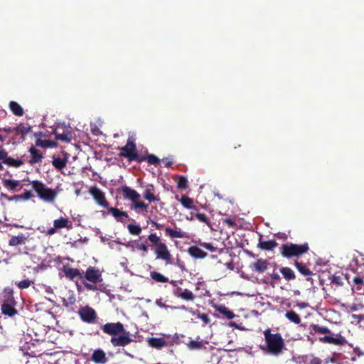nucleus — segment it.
I'll use <instances>...</instances> for the list:
<instances>
[{
	"label": "nucleus",
	"instance_id": "nucleus-8",
	"mask_svg": "<svg viewBox=\"0 0 364 364\" xmlns=\"http://www.w3.org/2000/svg\"><path fill=\"white\" fill-rule=\"evenodd\" d=\"M6 150L0 146V171L4 169L2 164H5L9 166L18 168L24 164V161L21 159H15L8 156Z\"/></svg>",
	"mask_w": 364,
	"mask_h": 364
},
{
	"label": "nucleus",
	"instance_id": "nucleus-42",
	"mask_svg": "<svg viewBox=\"0 0 364 364\" xmlns=\"http://www.w3.org/2000/svg\"><path fill=\"white\" fill-rule=\"evenodd\" d=\"M180 298L185 301H193L195 299V295L191 291L184 289L183 294L180 295Z\"/></svg>",
	"mask_w": 364,
	"mask_h": 364
},
{
	"label": "nucleus",
	"instance_id": "nucleus-27",
	"mask_svg": "<svg viewBox=\"0 0 364 364\" xmlns=\"http://www.w3.org/2000/svg\"><path fill=\"white\" fill-rule=\"evenodd\" d=\"M215 309L228 319H232L235 316V314L224 305L217 306Z\"/></svg>",
	"mask_w": 364,
	"mask_h": 364
},
{
	"label": "nucleus",
	"instance_id": "nucleus-30",
	"mask_svg": "<svg viewBox=\"0 0 364 364\" xmlns=\"http://www.w3.org/2000/svg\"><path fill=\"white\" fill-rule=\"evenodd\" d=\"M311 333L312 332L323 334H331V331L327 327L320 326L318 324H311L309 327Z\"/></svg>",
	"mask_w": 364,
	"mask_h": 364
},
{
	"label": "nucleus",
	"instance_id": "nucleus-13",
	"mask_svg": "<svg viewBox=\"0 0 364 364\" xmlns=\"http://www.w3.org/2000/svg\"><path fill=\"white\" fill-rule=\"evenodd\" d=\"M320 341L323 343L333 344L336 346H344L348 343L347 340L341 334L338 333L335 338L331 336H325L320 338Z\"/></svg>",
	"mask_w": 364,
	"mask_h": 364
},
{
	"label": "nucleus",
	"instance_id": "nucleus-16",
	"mask_svg": "<svg viewBox=\"0 0 364 364\" xmlns=\"http://www.w3.org/2000/svg\"><path fill=\"white\" fill-rule=\"evenodd\" d=\"M91 359L97 364H105L107 362V358L105 351L100 348L96 349L92 354Z\"/></svg>",
	"mask_w": 364,
	"mask_h": 364
},
{
	"label": "nucleus",
	"instance_id": "nucleus-54",
	"mask_svg": "<svg viewBox=\"0 0 364 364\" xmlns=\"http://www.w3.org/2000/svg\"><path fill=\"white\" fill-rule=\"evenodd\" d=\"M198 317L205 323H208L210 322V318L205 314H199Z\"/></svg>",
	"mask_w": 364,
	"mask_h": 364
},
{
	"label": "nucleus",
	"instance_id": "nucleus-14",
	"mask_svg": "<svg viewBox=\"0 0 364 364\" xmlns=\"http://www.w3.org/2000/svg\"><path fill=\"white\" fill-rule=\"evenodd\" d=\"M269 262L267 259H258L250 265V268L255 272L263 273L268 267Z\"/></svg>",
	"mask_w": 364,
	"mask_h": 364
},
{
	"label": "nucleus",
	"instance_id": "nucleus-58",
	"mask_svg": "<svg viewBox=\"0 0 364 364\" xmlns=\"http://www.w3.org/2000/svg\"><path fill=\"white\" fill-rule=\"evenodd\" d=\"M84 286L89 290H95L96 289V287L94 286L93 284H91L90 283H87V282H85L84 283Z\"/></svg>",
	"mask_w": 364,
	"mask_h": 364
},
{
	"label": "nucleus",
	"instance_id": "nucleus-47",
	"mask_svg": "<svg viewBox=\"0 0 364 364\" xmlns=\"http://www.w3.org/2000/svg\"><path fill=\"white\" fill-rule=\"evenodd\" d=\"M32 196H33V194L31 193V192L30 191H26L22 195L14 196L12 198H8V199L9 200L15 199L16 200H18L20 199L28 200Z\"/></svg>",
	"mask_w": 364,
	"mask_h": 364
},
{
	"label": "nucleus",
	"instance_id": "nucleus-5",
	"mask_svg": "<svg viewBox=\"0 0 364 364\" xmlns=\"http://www.w3.org/2000/svg\"><path fill=\"white\" fill-rule=\"evenodd\" d=\"M309 250V247L307 242L301 245L286 243L282 245L280 247L282 255L287 258H291L294 257H299L304 253L307 252Z\"/></svg>",
	"mask_w": 364,
	"mask_h": 364
},
{
	"label": "nucleus",
	"instance_id": "nucleus-3",
	"mask_svg": "<svg viewBox=\"0 0 364 364\" xmlns=\"http://www.w3.org/2000/svg\"><path fill=\"white\" fill-rule=\"evenodd\" d=\"M148 240L151 243V247L154 250L156 259L164 260L166 264L172 263V256L167 245L161 241L156 233H151Z\"/></svg>",
	"mask_w": 364,
	"mask_h": 364
},
{
	"label": "nucleus",
	"instance_id": "nucleus-36",
	"mask_svg": "<svg viewBox=\"0 0 364 364\" xmlns=\"http://www.w3.org/2000/svg\"><path fill=\"white\" fill-rule=\"evenodd\" d=\"M150 277L157 282L166 283L168 282V278L158 272H151Z\"/></svg>",
	"mask_w": 364,
	"mask_h": 364
},
{
	"label": "nucleus",
	"instance_id": "nucleus-39",
	"mask_svg": "<svg viewBox=\"0 0 364 364\" xmlns=\"http://www.w3.org/2000/svg\"><path fill=\"white\" fill-rule=\"evenodd\" d=\"M144 199L149 202L159 201V198L156 197L150 188H146L143 192Z\"/></svg>",
	"mask_w": 364,
	"mask_h": 364
},
{
	"label": "nucleus",
	"instance_id": "nucleus-2",
	"mask_svg": "<svg viewBox=\"0 0 364 364\" xmlns=\"http://www.w3.org/2000/svg\"><path fill=\"white\" fill-rule=\"evenodd\" d=\"M266 343V350L273 355H279L283 353L285 348L284 340L279 333H272L271 329L267 328L263 332Z\"/></svg>",
	"mask_w": 364,
	"mask_h": 364
},
{
	"label": "nucleus",
	"instance_id": "nucleus-7",
	"mask_svg": "<svg viewBox=\"0 0 364 364\" xmlns=\"http://www.w3.org/2000/svg\"><path fill=\"white\" fill-rule=\"evenodd\" d=\"M4 300L1 305V313L10 317H12L18 314L16 309L17 304L11 291H6L4 296Z\"/></svg>",
	"mask_w": 364,
	"mask_h": 364
},
{
	"label": "nucleus",
	"instance_id": "nucleus-18",
	"mask_svg": "<svg viewBox=\"0 0 364 364\" xmlns=\"http://www.w3.org/2000/svg\"><path fill=\"white\" fill-rule=\"evenodd\" d=\"M28 240V237L23 233H19L18 235L11 236L9 240V246H18L25 245Z\"/></svg>",
	"mask_w": 364,
	"mask_h": 364
},
{
	"label": "nucleus",
	"instance_id": "nucleus-62",
	"mask_svg": "<svg viewBox=\"0 0 364 364\" xmlns=\"http://www.w3.org/2000/svg\"><path fill=\"white\" fill-rule=\"evenodd\" d=\"M173 164V162L171 161H167V159L165 161V166L166 167H171Z\"/></svg>",
	"mask_w": 364,
	"mask_h": 364
},
{
	"label": "nucleus",
	"instance_id": "nucleus-63",
	"mask_svg": "<svg viewBox=\"0 0 364 364\" xmlns=\"http://www.w3.org/2000/svg\"><path fill=\"white\" fill-rule=\"evenodd\" d=\"M35 135L37 136H42L43 134L42 132H38V133H36Z\"/></svg>",
	"mask_w": 364,
	"mask_h": 364
},
{
	"label": "nucleus",
	"instance_id": "nucleus-51",
	"mask_svg": "<svg viewBox=\"0 0 364 364\" xmlns=\"http://www.w3.org/2000/svg\"><path fill=\"white\" fill-rule=\"evenodd\" d=\"M136 248L138 250H141L145 253H146L148 252V250H149V247L148 245L144 244V243H136Z\"/></svg>",
	"mask_w": 364,
	"mask_h": 364
},
{
	"label": "nucleus",
	"instance_id": "nucleus-60",
	"mask_svg": "<svg viewBox=\"0 0 364 364\" xmlns=\"http://www.w3.org/2000/svg\"><path fill=\"white\" fill-rule=\"evenodd\" d=\"M56 229L57 228H55V226L53 225V228H50L47 230V235H52L55 234L56 232Z\"/></svg>",
	"mask_w": 364,
	"mask_h": 364
},
{
	"label": "nucleus",
	"instance_id": "nucleus-31",
	"mask_svg": "<svg viewBox=\"0 0 364 364\" xmlns=\"http://www.w3.org/2000/svg\"><path fill=\"white\" fill-rule=\"evenodd\" d=\"M58 145L57 142L51 140H43L41 139H38L36 141V146H40L42 148H49V147H56Z\"/></svg>",
	"mask_w": 364,
	"mask_h": 364
},
{
	"label": "nucleus",
	"instance_id": "nucleus-45",
	"mask_svg": "<svg viewBox=\"0 0 364 364\" xmlns=\"http://www.w3.org/2000/svg\"><path fill=\"white\" fill-rule=\"evenodd\" d=\"M188 348L190 350H200L203 347V343L201 341H191L187 344Z\"/></svg>",
	"mask_w": 364,
	"mask_h": 364
},
{
	"label": "nucleus",
	"instance_id": "nucleus-29",
	"mask_svg": "<svg viewBox=\"0 0 364 364\" xmlns=\"http://www.w3.org/2000/svg\"><path fill=\"white\" fill-rule=\"evenodd\" d=\"M9 108L12 113L18 117H21L23 114V109L20 105L15 101H11L9 102Z\"/></svg>",
	"mask_w": 364,
	"mask_h": 364
},
{
	"label": "nucleus",
	"instance_id": "nucleus-26",
	"mask_svg": "<svg viewBox=\"0 0 364 364\" xmlns=\"http://www.w3.org/2000/svg\"><path fill=\"white\" fill-rule=\"evenodd\" d=\"M165 232L171 238H183L186 237V232L181 230H173L169 227L165 228Z\"/></svg>",
	"mask_w": 364,
	"mask_h": 364
},
{
	"label": "nucleus",
	"instance_id": "nucleus-24",
	"mask_svg": "<svg viewBox=\"0 0 364 364\" xmlns=\"http://www.w3.org/2000/svg\"><path fill=\"white\" fill-rule=\"evenodd\" d=\"M149 345L156 349H161L162 348L166 346V343L165 342V338H151L148 340Z\"/></svg>",
	"mask_w": 364,
	"mask_h": 364
},
{
	"label": "nucleus",
	"instance_id": "nucleus-38",
	"mask_svg": "<svg viewBox=\"0 0 364 364\" xmlns=\"http://www.w3.org/2000/svg\"><path fill=\"white\" fill-rule=\"evenodd\" d=\"M2 183L4 187L11 191H16V188L20 185V182L18 181L11 179H4Z\"/></svg>",
	"mask_w": 364,
	"mask_h": 364
},
{
	"label": "nucleus",
	"instance_id": "nucleus-33",
	"mask_svg": "<svg viewBox=\"0 0 364 364\" xmlns=\"http://www.w3.org/2000/svg\"><path fill=\"white\" fill-rule=\"evenodd\" d=\"M180 201L182 205L187 209H196L193 200L185 195L181 196Z\"/></svg>",
	"mask_w": 364,
	"mask_h": 364
},
{
	"label": "nucleus",
	"instance_id": "nucleus-4",
	"mask_svg": "<svg viewBox=\"0 0 364 364\" xmlns=\"http://www.w3.org/2000/svg\"><path fill=\"white\" fill-rule=\"evenodd\" d=\"M118 149L121 151L119 154V156L126 158L130 162H142L143 159L140 158V154H139L136 149L135 139L133 136H129L127 144L124 146L119 147Z\"/></svg>",
	"mask_w": 364,
	"mask_h": 364
},
{
	"label": "nucleus",
	"instance_id": "nucleus-32",
	"mask_svg": "<svg viewBox=\"0 0 364 364\" xmlns=\"http://www.w3.org/2000/svg\"><path fill=\"white\" fill-rule=\"evenodd\" d=\"M280 272L286 280H293L296 278L294 271L289 267H282Z\"/></svg>",
	"mask_w": 364,
	"mask_h": 364
},
{
	"label": "nucleus",
	"instance_id": "nucleus-56",
	"mask_svg": "<svg viewBox=\"0 0 364 364\" xmlns=\"http://www.w3.org/2000/svg\"><path fill=\"white\" fill-rule=\"evenodd\" d=\"M321 363H322V360L319 358H317V357H314L310 361V364H321Z\"/></svg>",
	"mask_w": 364,
	"mask_h": 364
},
{
	"label": "nucleus",
	"instance_id": "nucleus-59",
	"mask_svg": "<svg viewBox=\"0 0 364 364\" xmlns=\"http://www.w3.org/2000/svg\"><path fill=\"white\" fill-rule=\"evenodd\" d=\"M271 278L275 281H279L281 279L280 276L276 272H273L271 274Z\"/></svg>",
	"mask_w": 364,
	"mask_h": 364
},
{
	"label": "nucleus",
	"instance_id": "nucleus-23",
	"mask_svg": "<svg viewBox=\"0 0 364 364\" xmlns=\"http://www.w3.org/2000/svg\"><path fill=\"white\" fill-rule=\"evenodd\" d=\"M16 135H21L22 140L25 139V135L31 130V127L28 124L20 123L14 127Z\"/></svg>",
	"mask_w": 364,
	"mask_h": 364
},
{
	"label": "nucleus",
	"instance_id": "nucleus-44",
	"mask_svg": "<svg viewBox=\"0 0 364 364\" xmlns=\"http://www.w3.org/2000/svg\"><path fill=\"white\" fill-rule=\"evenodd\" d=\"M127 228L129 233L132 235H139L141 232V228L138 225L129 224Z\"/></svg>",
	"mask_w": 364,
	"mask_h": 364
},
{
	"label": "nucleus",
	"instance_id": "nucleus-48",
	"mask_svg": "<svg viewBox=\"0 0 364 364\" xmlns=\"http://www.w3.org/2000/svg\"><path fill=\"white\" fill-rule=\"evenodd\" d=\"M170 284H172L173 287H176V289H173V294L176 296H177V297L180 298V295H181V294H183V289H182L181 287H178V286H177V282H176V281H175V280H171V281L170 282Z\"/></svg>",
	"mask_w": 364,
	"mask_h": 364
},
{
	"label": "nucleus",
	"instance_id": "nucleus-52",
	"mask_svg": "<svg viewBox=\"0 0 364 364\" xmlns=\"http://www.w3.org/2000/svg\"><path fill=\"white\" fill-rule=\"evenodd\" d=\"M203 247H205L206 250L210 251V252H215L216 251V247H215L213 244L211 243H203Z\"/></svg>",
	"mask_w": 364,
	"mask_h": 364
},
{
	"label": "nucleus",
	"instance_id": "nucleus-43",
	"mask_svg": "<svg viewBox=\"0 0 364 364\" xmlns=\"http://www.w3.org/2000/svg\"><path fill=\"white\" fill-rule=\"evenodd\" d=\"M188 179L186 176H180L178 177V180L177 181V187L179 189H182V190L186 189L188 186Z\"/></svg>",
	"mask_w": 364,
	"mask_h": 364
},
{
	"label": "nucleus",
	"instance_id": "nucleus-57",
	"mask_svg": "<svg viewBox=\"0 0 364 364\" xmlns=\"http://www.w3.org/2000/svg\"><path fill=\"white\" fill-rule=\"evenodd\" d=\"M0 131L5 132H6V133H12V132H15L14 127L11 128V127H4V128H2V129H0Z\"/></svg>",
	"mask_w": 364,
	"mask_h": 364
},
{
	"label": "nucleus",
	"instance_id": "nucleus-61",
	"mask_svg": "<svg viewBox=\"0 0 364 364\" xmlns=\"http://www.w3.org/2000/svg\"><path fill=\"white\" fill-rule=\"evenodd\" d=\"M352 317L357 319V321L358 322H360L361 320L363 319L364 318V315H362V314H359V315H356V314H353L352 315Z\"/></svg>",
	"mask_w": 364,
	"mask_h": 364
},
{
	"label": "nucleus",
	"instance_id": "nucleus-19",
	"mask_svg": "<svg viewBox=\"0 0 364 364\" xmlns=\"http://www.w3.org/2000/svg\"><path fill=\"white\" fill-rule=\"evenodd\" d=\"M262 237L260 236L257 247L262 250L271 251L273 250L278 245V243L274 240L264 241L262 240Z\"/></svg>",
	"mask_w": 364,
	"mask_h": 364
},
{
	"label": "nucleus",
	"instance_id": "nucleus-10",
	"mask_svg": "<svg viewBox=\"0 0 364 364\" xmlns=\"http://www.w3.org/2000/svg\"><path fill=\"white\" fill-rule=\"evenodd\" d=\"M78 314L81 320L85 323H93L96 321L97 313L88 306L80 309Z\"/></svg>",
	"mask_w": 364,
	"mask_h": 364
},
{
	"label": "nucleus",
	"instance_id": "nucleus-53",
	"mask_svg": "<svg viewBox=\"0 0 364 364\" xmlns=\"http://www.w3.org/2000/svg\"><path fill=\"white\" fill-rule=\"evenodd\" d=\"M150 223L151 224L152 226L155 227L156 229L157 230H162L164 228V225L162 224H160V223H158L157 222L154 221V220H150Z\"/></svg>",
	"mask_w": 364,
	"mask_h": 364
},
{
	"label": "nucleus",
	"instance_id": "nucleus-21",
	"mask_svg": "<svg viewBox=\"0 0 364 364\" xmlns=\"http://www.w3.org/2000/svg\"><path fill=\"white\" fill-rule=\"evenodd\" d=\"M108 212L111 213L113 217L118 221L123 223L124 221L121 219V217H124L126 218H129L128 213L125 211L121 210L117 208L109 207L107 208Z\"/></svg>",
	"mask_w": 364,
	"mask_h": 364
},
{
	"label": "nucleus",
	"instance_id": "nucleus-34",
	"mask_svg": "<svg viewBox=\"0 0 364 364\" xmlns=\"http://www.w3.org/2000/svg\"><path fill=\"white\" fill-rule=\"evenodd\" d=\"M164 336L165 338L166 346H173L174 345H178L180 343L179 336L176 333L173 336L164 335Z\"/></svg>",
	"mask_w": 364,
	"mask_h": 364
},
{
	"label": "nucleus",
	"instance_id": "nucleus-22",
	"mask_svg": "<svg viewBox=\"0 0 364 364\" xmlns=\"http://www.w3.org/2000/svg\"><path fill=\"white\" fill-rule=\"evenodd\" d=\"M188 254L196 259H203L207 257V253L203 251L198 246H191L188 249Z\"/></svg>",
	"mask_w": 364,
	"mask_h": 364
},
{
	"label": "nucleus",
	"instance_id": "nucleus-64",
	"mask_svg": "<svg viewBox=\"0 0 364 364\" xmlns=\"http://www.w3.org/2000/svg\"><path fill=\"white\" fill-rule=\"evenodd\" d=\"M4 140V137L0 134V141L3 142Z\"/></svg>",
	"mask_w": 364,
	"mask_h": 364
},
{
	"label": "nucleus",
	"instance_id": "nucleus-35",
	"mask_svg": "<svg viewBox=\"0 0 364 364\" xmlns=\"http://www.w3.org/2000/svg\"><path fill=\"white\" fill-rule=\"evenodd\" d=\"M286 318L289 320L291 322H293L295 324H299L301 323V318L299 315L293 310L289 311L285 314Z\"/></svg>",
	"mask_w": 364,
	"mask_h": 364
},
{
	"label": "nucleus",
	"instance_id": "nucleus-17",
	"mask_svg": "<svg viewBox=\"0 0 364 364\" xmlns=\"http://www.w3.org/2000/svg\"><path fill=\"white\" fill-rule=\"evenodd\" d=\"M28 151L31 154V159L28 160V163L31 166L41 163L43 156L39 150L31 146Z\"/></svg>",
	"mask_w": 364,
	"mask_h": 364
},
{
	"label": "nucleus",
	"instance_id": "nucleus-50",
	"mask_svg": "<svg viewBox=\"0 0 364 364\" xmlns=\"http://www.w3.org/2000/svg\"><path fill=\"white\" fill-rule=\"evenodd\" d=\"M223 224L227 225L230 228H235L236 227L235 221L231 218H224L222 220Z\"/></svg>",
	"mask_w": 364,
	"mask_h": 364
},
{
	"label": "nucleus",
	"instance_id": "nucleus-40",
	"mask_svg": "<svg viewBox=\"0 0 364 364\" xmlns=\"http://www.w3.org/2000/svg\"><path fill=\"white\" fill-rule=\"evenodd\" d=\"M195 218L200 222L206 224L210 229H212V223L205 213H197L195 214Z\"/></svg>",
	"mask_w": 364,
	"mask_h": 364
},
{
	"label": "nucleus",
	"instance_id": "nucleus-25",
	"mask_svg": "<svg viewBox=\"0 0 364 364\" xmlns=\"http://www.w3.org/2000/svg\"><path fill=\"white\" fill-rule=\"evenodd\" d=\"M53 225L57 229H61V228H68L71 229L72 228V224L69 221L68 218L60 217L58 219H56L53 221Z\"/></svg>",
	"mask_w": 364,
	"mask_h": 364
},
{
	"label": "nucleus",
	"instance_id": "nucleus-28",
	"mask_svg": "<svg viewBox=\"0 0 364 364\" xmlns=\"http://www.w3.org/2000/svg\"><path fill=\"white\" fill-rule=\"evenodd\" d=\"M294 265L302 275L308 277L313 274L312 271H311L305 264L295 261Z\"/></svg>",
	"mask_w": 364,
	"mask_h": 364
},
{
	"label": "nucleus",
	"instance_id": "nucleus-6",
	"mask_svg": "<svg viewBox=\"0 0 364 364\" xmlns=\"http://www.w3.org/2000/svg\"><path fill=\"white\" fill-rule=\"evenodd\" d=\"M33 189L36 191L38 196L46 202L53 203L56 196L57 192L51 188H47L46 186L40 181H33L31 182Z\"/></svg>",
	"mask_w": 364,
	"mask_h": 364
},
{
	"label": "nucleus",
	"instance_id": "nucleus-37",
	"mask_svg": "<svg viewBox=\"0 0 364 364\" xmlns=\"http://www.w3.org/2000/svg\"><path fill=\"white\" fill-rule=\"evenodd\" d=\"M52 164L55 168L61 170L66 166L67 159L54 156Z\"/></svg>",
	"mask_w": 364,
	"mask_h": 364
},
{
	"label": "nucleus",
	"instance_id": "nucleus-49",
	"mask_svg": "<svg viewBox=\"0 0 364 364\" xmlns=\"http://www.w3.org/2000/svg\"><path fill=\"white\" fill-rule=\"evenodd\" d=\"M31 283L33 282L30 279H26L20 281L18 283L16 284V285L20 289H24L28 288L31 286Z\"/></svg>",
	"mask_w": 364,
	"mask_h": 364
},
{
	"label": "nucleus",
	"instance_id": "nucleus-41",
	"mask_svg": "<svg viewBox=\"0 0 364 364\" xmlns=\"http://www.w3.org/2000/svg\"><path fill=\"white\" fill-rule=\"evenodd\" d=\"M140 158L143 159L142 161H146L150 164L156 165L160 162V160L153 154H149L147 156L140 155Z\"/></svg>",
	"mask_w": 364,
	"mask_h": 364
},
{
	"label": "nucleus",
	"instance_id": "nucleus-9",
	"mask_svg": "<svg viewBox=\"0 0 364 364\" xmlns=\"http://www.w3.org/2000/svg\"><path fill=\"white\" fill-rule=\"evenodd\" d=\"M89 193L97 205L103 208H108L109 203L106 199L105 193L96 186H91L89 189Z\"/></svg>",
	"mask_w": 364,
	"mask_h": 364
},
{
	"label": "nucleus",
	"instance_id": "nucleus-46",
	"mask_svg": "<svg viewBox=\"0 0 364 364\" xmlns=\"http://www.w3.org/2000/svg\"><path fill=\"white\" fill-rule=\"evenodd\" d=\"M149 205L146 204L143 201H139V200H136V202L133 203L132 205V209H134L137 211L138 209H143L145 211H147Z\"/></svg>",
	"mask_w": 364,
	"mask_h": 364
},
{
	"label": "nucleus",
	"instance_id": "nucleus-12",
	"mask_svg": "<svg viewBox=\"0 0 364 364\" xmlns=\"http://www.w3.org/2000/svg\"><path fill=\"white\" fill-rule=\"evenodd\" d=\"M120 191L123 195V198L125 200H130L132 203L136 202L140 198V194L134 189L131 188L129 186H122Z\"/></svg>",
	"mask_w": 364,
	"mask_h": 364
},
{
	"label": "nucleus",
	"instance_id": "nucleus-1",
	"mask_svg": "<svg viewBox=\"0 0 364 364\" xmlns=\"http://www.w3.org/2000/svg\"><path fill=\"white\" fill-rule=\"evenodd\" d=\"M100 328L105 333L112 336L110 342L114 347H124L133 341L131 333L121 322L107 323Z\"/></svg>",
	"mask_w": 364,
	"mask_h": 364
},
{
	"label": "nucleus",
	"instance_id": "nucleus-55",
	"mask_svg": "<svg viewBox=\"0 0 364 364\" xmlns=\"http://www.w3.org/2000/svg\"><path fill=\"white\" fill-rule=\"evenodd\" d=\"M353 282L358 285H363L364 284V281L360 277H355L353 278Z\"/></svg>",
	"mask_w": 364,
	"mask_h": 364
},
{
	"label": "nucleus",
	"instance_id": "nucleus-11",
	"mask_svg": "<svg viewBox=\"0 0 364 364\" xmlns=\"http://www.w3.org/2000/svg\"><path fill=\"white\" fill-rule=\"evenodd\" d=\"M83 277L94 284H97L102 281L100 271L94 267H89L85 271Z\"/></svg>",
	"mask_w": 364,
	"mask_h": 364
},
{
	"label": "nucleus",
	"instance_id": "nucleus-15",
	"mask_svg": "<svg viewBox=\"0 0 364 364\" xmlns=\"http://www.w3.org/2000/svg\"><path fill=\"white\" fill-rule=\"evenodd\" d=\"M63 271L65 277L71 281H74L77 278L82 279L83 277V274L77 268L64 266Z\"/></svg>",
	"mask_w": 364,
	"mask_h": 364
},
{
	"label": "nucleus",
	"instance_id": "nucleus-20",
	"mask_svg": "<svg viewBox=\"0 0 364 364\" xmlns=\"http://www.w3.org/2000/svg\"><path fill=\"white\" fill-rule=\"evenodd\" d=\"M59 129V128L55 129L53 132L55 135V139L64 142H70L72 140V132L69 130H65L60 133Z\"/></svg>",
	"mask_w": 364,
	"mask_h": 364
}]
</instances>
